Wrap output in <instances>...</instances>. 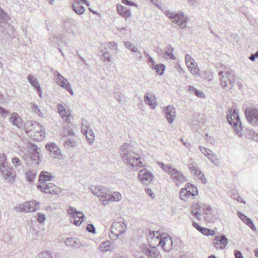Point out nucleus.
Returning <instances> with one entry per match:
<instances>
[{
	"label": "nucleus",
	"instance_id": "1",
	"mask_svg": "<svg viewBox=\"0 0 258 258\" xmlns=\"http://www.w3.org/2000/svg\"><path fill=\"white\" fill-rule=\"evenodd\" d=\"M90 189L94 195L100 198L102 205L104 206L109 202H118L121 199V195L119 192L112 191L103 186H92Z\"/></svg>",
	"mask_w": 258,
	"mask_h": 258
},
{
	"label": "nucleus",
	"instance_id": "2",
	"mask_svg": "<svg viewBox=\"0 0 258 258\" xmlns=\"http://www.w3.org/2000/svg\"><path fill=\"white\" fill-rule=\"evenodd\" d=\"M120 153L124 162L131 165L133 168L142 167L143 163L140 161V156L133 151L132 147L128 144L123 145L120 148Z\"/></svg>",
	"mask_w": 258,
	"mask_h": 258
},
{
	"label": "nucleus",
	"instance_id": "3",
	"mask_svg": "<svg viewBox=\"0 0 258 258\" xmlns=\"http://www.w3.org/2000/svg\"><path fill=\"white\" fill-rule=\"evenodd\" d=\"M160 237L158 231H149L148 243L150 248L146 247V256L148 258H162L160 251L157 248L160 245Z\"/></svg>",
	"mask_w": 258,
	"mask_h": 258
},
{
	"label": "nucleus",
	"instance_id": "4",
	"mask_svg": "<svg viewBox=\"0 0 258 258\" xmlns=\"http://www.w3.org/2000/svg\"><path fill=\"white\" fill-rule=\"evenodd\" d=\"M218 76L220 81V84L223 88H228L230 90L233 87V84L235 81V75L232 70L224 73L222 71L218 72Z\"/></svg>",
	"mask_w": 258,
	"mask_h": 258
},
{
	"label": "nucleus",
	"instance_id": "5",
	"mask_svg": "<svg viewBox=\"0 0 258 258\" xmlns=\"http://www.w3.org/2000/svg\"><path fill=\"white\" fill-rule=\"evenodd\" d=\"M126 225L123 221L114 222L110 228L111 234L109 237L111 239H116L124 233Z\"/></svg>",
	"mask_w": 258,
	"mask_h": 258
},
{
	"label": "nucleus",
	"instance_id": "6",
	"mask_svg": "<svg viewBox=\"0 0 258 258\" xmlns=\"http://www.w3.org/2000/svg\"><path fill=\"white\" fill-rule=\"evenodd\" d=\"M39 204V202L36 201H27L24 204L18 205L15 209L21 212H33L38 209Z\"/></svg>",
	"mask_w": 258,
	"mask_h": 258
},
{
	"label": "nucleus",
	"instance_id": "7",
	"mask_svg": "<svg viewBox=\"0 0 258 258\" xmlns=\"http://www.w3.org/2000/svg\"><path fill=\"white\" fill-rule=\"evenodd\" d=\"M227 119L228 123L231 125L233 129L236 132V134L239 136H241L242 135L240 134V132L242 131V127L241 122L238 114L235 112L234 113L228 115Z\"/></svg>",
	"mask_w": 258,
	"mask_h": 258
},
{
	"label": "nucleus",
	"instance_id": "8",
	"mask_svg": "<svg viewBox=\"0 0 258 258\" xmlns=\"http://www.w3.org/2000/svg\"><path fill=\"white\" fill-rule=\"evenodd\" d=\"M245 115L248 122L251 125L258 126V109L248 108L245 110Z\"/></svg>",
	"mask_w": 258,
	"mask_h": 258
},
{
	"label": "nucleus",
	"instance_id": "9",
	"mask_svg": "<svg viewBox=\"0 0 258 258\" xmlns=\"http://www.w3.org/2000/svg\"><path fill=\"white\" fill-rule=\"evenodd\" d=\"M30 152V161L35 164L37 166L40 164L41 161V155L40 154V149L34 144H31L28 146Z\"/></svg>",
	"mask_w": 258,
	"mask_h": 258
},
{
	"label": "nucleus",
	"instance_id": "10",
	"mask_svg": "<svg viewBox=\"0 0 258 258\" xmlns=\"http://www.w3.org/2000/svg\"><path fill=\"white\" fill-rule=\"evenodd\" d=\"M0 172L3 177L5 179H7L10 183L14 182V178L16 177V174L14 172L12 167L8 165H0Z\"/></svg>",
	"mask_w": 258,
	"mask_h": 258
},
{
	"label": "nucleus",
	"instance_id": "11",
	"mask_svg": "<svg viewBox=\"0 0 258 258\" xmlns=\"http://www.w3.org/2000/svg\"><path fill=\"white\" fill-rule=\"evenodd\" d=\"M56 82L58 85L63 88H64L71 95H73V91L71 88L70 84L68 82L67 79L63 77L59 72H56L54 73Z\"/></svg>",
	"mask_w": 258,
	"mask_h": 258
},
{
	"label": "nucleus",
	"instance_id": "12",
	"mask_svg": "<svg viewBox=\"0 0 258 258\" xmlns=\"http://www.w3.org/2000/svg\"><path fill=\"white\" fill-rule=\"evenodd\" d=\"M146 57H147L148 63L151 69L155 70L158 75L162 76L165 70V66L163 63L156 64L153 58L148 55L147 53Z\"/></svg>",
	"mask_w": 258,
	"mask_h": 258
},
{
	"label": "nucleus",
	"instance_id": "13",
	"mask_svg": "<svg viewBox=\"0 0 258 258\" xmlns=\"http://www.w3.org/2000/svg\"><path fill=\"white\" fill-rule=\"evenodd\" d=\"M64 243L67 246L74 249L88 246L86 243L76 237H68L65 239Z\"/></svg>",
	"mask_w": 258,
	"mask_h": 258
},
{
	"label": "nucleus",
	"instance_id": "14",
	"mask_svg": "<svg viewBox=\"0 0 258 258\" xmlns=\"http://www.w3.org/2000/svg\"><path fill=\"white\" fill-rule=\"evenodd\" d=\"M171 21L173 23L177 24L181 29L185 28L188 21L187 18L185 16L184 13L180 12L175 13Z\"/></svg>",
	"mask_w": 258,
	"mask_h": 258
},
{
	"label": "nucleus",
	"instance_id": "15",
	"mask_svg": "<svg viewBox=\"0 0 258 258\" xmlns=\"http://www.w3.org/2000/svg\"><path fill=\"white\" fill-rule=\"evenodd\" d=\"M171 170L169 174L176 185H178L179 184L187 181L186 177L177 169L173 168Z\"/></svg>",
	"mask_w": 258,
	"mask_h": 258
},
{
	"label": "nucleus",
	"instance_id": "16",
	"mask_svg": "<svg viewBox=\"0 0 258 258\" xmlns=\"http://www.w3.org/2000/svg\"><path fill=\"white\" fill-rule=\"evenodd\" d=\"M162 249L165 252L170 251L173 247V241L171 237L167 234H164L161 236L160 243Z\"/></svg>",
	"mask_w": 258,
	"mask_h": 258
},
{
	"label": "nucleus",
	"instance_id": "17",
	"mask_svg": "<svg viewBox=\"0 0 258 258\" xmlns=\"http://www.w3.org/2000/svg\"><path fill=\"white\" fill-rule=\"evenodd\" d=\"M38 189L45 194H58L59 188L52 183H48L42 185H38Z\"/></svg>",
	"mask_w": 258,
	"mask_h": 258
},
{
	"label": "nucleus",
	"instance_id": "18",
	"mask_svg": "<svg viewBox=\"0 0 258 258\" xmlns=\"http://www.w3.org/2000/svg\"><path fill=\"white\" fill-rule=\"evenodd\" d=\"M214 245L217 249H223L228 243V239L224 234L216 236Z\"/></svg>",
	"mask_w": 258,
	"mask_h": 258
},
{
	"label": "nucleus",
	"instance_id": "19",
	"mask_svg": "<svg viewBox=\"0 0 258 258\" xmlns=\"http://www.w3.org/2000/svg\"><path fill=\"white\" fill-rule=\"evenodd\" d=\"M28 82L31 85L34 89L37 91L39 96L42 97V90L38 81V80L33 75L29 74L27 77Z\"/></svg>",
	"mask_w": 258,
	"mask_h": 258
},
{
	"label": "nucleus",
	"instance_id": "20",
	"mask_svg": "<svg viewBox=\"0 0 258 258\" xmlns=\"http://www.w3.org/2000/svg\"><path fill=\"white\" fill-rule=\"evenodd\" d=\"M203 215H205L204 218L207 223H214L218 219L217 214L211 208L207 209L206 211L203 213Z\"/></svg>",
	"mask_w": 258,
	"mask_h": 258
},
{
	"label": "nucleus",
	"instance_id": "21",
	"mask_svg": "<svg viewBox=\"0 0 258 258\" xmlns=\"http://www.w3.org/2000/svg\"><path fill=\"white\" fill-rule=\"evenodd\" d=\"M164 111L168 122L169 123H172L176 116L175 108L169 105L164 108Z\"/></svg>",
	"mask_w": 258,
	"mask_h": 258
},
{
	"label": "nucleus",
	"instance_id": "22",
	"mask_svg": "<svg viewBox=\"0 0 258 258\" xmlns=\"http://www.w3.org/2000/svg\"><path fill=\"white\" fill-rule=\"evenodd\" d=\"M197 211L195 212L194 210H191V213L194 217L197 218L198 220H200L201 219V216L203 215V213L206 211L207 209L211 207L205 205V204H202L201 203L197 204Z\"/></svg>",
	"mask_w": 258,
	"mask_h": 258
},
{
	"label": "nucleus",
	"instance_id": "23",
	"mask_svg": "<svg viewBox=\"0 0 258 258\" xmlns=\"http://www.w3.org/2000/svg\"><path fill=\"white\" fill-rule=\"evenodd\" d=\"M10 122L14 126L20 129L23 126V120L17 113H13L10 118Z\"/></svg>",
	"mask_w": 258,
	"mask_h": 258
},
{
	"label": "nucleus",
	"instance_id": "24",
	"mask_svg": "<svg viewBox=\"0 0 258 258\" xmlns=\"http://www.w3.org/2000/svg\"><path fill=\"white\" fill-rule=\"evenodd\" d=\"M77 211L76 208L71 206H69L67 210L68 213L70 217L71 222L76 226H80L82 223V221L76 220L75 217V214Z\"/></svg>",
	"mask_w": 258,
	"mask_h": 258
},
{
	"label": "nucleus",
	"instance_id": "25",
	"mask_svg": "<svg viewBox=\"0 0 258 258\" xmlns=\"http://www.w3.org/2000/svg\"><path fill=\"white\" fill-rule=\"evenodd\" d=\"M53 176L47 171H42L39 176V184L38 185H42L47 183V181L51 180Z\"/></svg>",
	"mask_w": 258,
	"mask_h": 258
},
{
	"label": "nucleus",
	"instance_id": "26",
	"mask_svg": "<svg viewBox=\"0 0 258 258\" xmlns=\"http://www.w3.org/2000/svg\"><path fill=\"white\" fill-rule=\"evenodd\" d=\"M46 150L50 152L52 156H59L61 155L60 150L57 146L54 143L51 142L46 144Z\"/></svg>",
	"mask_w": 258,
	"mask_h": 258
},
{
	"label": "nucleus",
	"instance_id": "27",
	"mask_svg": "<svg viewBox=\"0 0 258 258\" xmlns=\"http://www.w3.org/2000/svg\"><path fill=\"white\" fill-rule=\"evenodd\" d=\"M100 53H102L100 55L102 56L101 59L104 58V61H106L108 62H111V57L110 54L108 50V48L106 47L105 44H102L101 47L99 48Z\"/></svg>",
	"mask_w": 258,
	"mask_h": 258
},
{
	"label": "nucleus",
	"instance_id": "28",
	"mask_svg": "<svg viewBox=\"0 0 258 258\" xmlns=\"http://www.w3.org/2000/svg\"><path fill=\"white\" fill-rule=\"evenodd\" d=\"M118 13L123 18H128L131 16V10L120 5L117 6Z\"/></svg>",
	"mask_w": 258,
	"mask_h": 258
},
{
	"label": "nucleus",
	"instance_id": "29",
	"mask_svg": "<svg viewBox=\"0 0 258 258\" xmlns=\"http://www.w3.org/2000/svg\"><path fill=\"white\" fill-rule=\"evenodd\" d=\"M146 104L148 105L151 108L155 109L158 103L157 99L154 95L146 93Z\"/></svg>",
	"mask_w": 258,
	"mask_h": 258
},
{
	"label": "nucleus",
	"instance_id": "30",
	"mask_svg": "<svg viewBox=\"0 0 258 258\" xmlns=\"http://www.w3.org/2000/svg\"><path fill=\"white\" fill-rule=\"evenodd\" d=\"M180 199L182 200L186 201L187 200V198L188 197H194L196 194L194 192H192L190 189H187L185 187V188H181L180 190Z\"/></svg>",
	"mask_w": 258,
	"mask_h": 258
},
{
	"label": "nucleus",
	"instance_id": "31",
	"mask_svg": "<svg viewBox=\"0 0 258 258\" xmlns=\"http://www.w3.org/2000/svg\"><path fill=\"white\" fill-rule=\"evenodd\" d=\"M10 19L9 15L0 7V27L6 24Z\"/></svg>",
	"mask_w": 258,
	"mask_h": 258
},
{
	"label": "nucleus",
	"instance_id": "32",
	"mask_svg": "<svg viewBox=\"0 0 258 258\" xmlns=\"http://www.w3.org/2000/svg\"><path fill=\"white\" fill-rule=\"evenodd\" d=\"M58 112L59 115L62 118H66L67 122H70V116L66 112L64 107L61 104H58L57 105Z\"/></svg>",
	"mask_w": 258,
	"mask_h": 258
},
{
	"label": "nucleus",
	"instance_id": "33",
	"mask_svg": "<svg viewBox=\"0 0 258 258\" xmlns=\"http://www.w3.org/2000/svg\"><path fill=\"white\" fill-rule=\"evenodd\" d=\"M83 126H84V123L83 122L82 132L84 135H85L86 138L89 141V143H92L94 140L93 132L91 130H85L83 128Z\"/></svg>",
	"mask_w": 258,
	"mask_h": 258
},
{
	"label": "nucleus",
	"instance_id": "34",
	"mask_svg": "<svg viewBox=\"0 0 258 258\" xmlns=\"http://www.w3.org/2000/svg\"><path fill=\"white\" fill-rule=\"evenodd\" d=\"M100 248L103 252L110 251L113 248V245L110 240H107L100 244Z\"/></svg>",
	"mask_w": 258,
	"mask_h": 258
},
{
	"label": "nucleus",
	"instance_id": "35",
	"mask_svg": "<svg viewBox=\"0 0 258 258\" xmlns=\"http://www.w3.org/2000/svg\"><path fill=\"white\" fill-rule=\"evenodd\" d=\"M188 91L199 98H204L205 97V95L202 91L197 90L192 86H188Z\"/></svg>",
	"mask_w": 258,
	"mask_h": 258
},
{
	"label": "nucleus",
	"instance_id": "36",
	"mask_svg": "<svg viewBox=\"0 0 258 258\" xmlns=\"http://www.w3.org/2000/svg\"><path fill=\"white\" fill-rule=\"evenodd\" d=\"M37 176V173L33 170H29L25 173V177L28 182L32 183Z\"/></svg>",
	"mask_w": 258,
	"mask_h": 258
},
{
	"label": "nucleus",
	"instance_id": "37",
	"mask_svg": "<svg viewBox=\"0 0 258 258\" xmlns=\"http://www.w3.org/2000/svg\"><path fill=\"white\" fill-rule=\"evenodd\" d=\"M73 9L74 12L79 15L83 14L85 12L84 7L77 2H75V4H73Z\"/></svg>",
	"mask_w": 258,
	"mask_h": 258
},
{
	"label": "nucleus",
	"instance_id": "38",
	"mask_svg": "<svg viewBox=\"0 0 258 258\" xmlns=\"http://www.w3.org/2000/svg\"><path fill=\"white\" fill-rule=\"evenodd\" d=\"M237 215L238 217L248 226L253 222L249 218L240 212H238Z\"/></svg>",
	"mask_w": 258,
	"mask_h": 258
},
{
	"label": "nucleus",
	"instance_id": "39",
	"mask_svg": "<svg viewBox=\"0 0 258 258\" xmlns=\"http://www.w3.org/2000/svg\"><path fill=\"white\" fill-rule=\"evenodd\" d=\"M158 165L163 169L165 172L167 173L168 174H169V172L171 171V169L173 168H172L170 165H165L163 162L158 161L157 162Z\"/></svg>",
	"mask_w": 258,
	"mask_h": 258
},
{
	"label": "nucleus",
	"instance_id": "40",
	"mask_svg": "<svg viewBox=\"0 0 258 258\" xmlns=\"http://www.w3.org/2000/svg\"><path fill=\"white\" fill-rule=\"evenodd\" d=\"M200 232L206 236L214 235L215 233L214 230L203 227H202Z\"/></svg>",
	"mask_w": 258,
	"mask_h": 258
},
{
	"label": "nucleus",
	"instance_id": "41",
	"mask_svg": "<svg viewBox=\"0 0 258 258\" xmlns=\"http://www.w3.org/2000/svg\"><path fill=\"white\" fill-rule=\"evenodd\" d=\"M58 40V36H50L49 39V42L53 47H57L59 46Z\"/></svg>",
	"mask_w": 258,
	"mask_h": 258
},
{
	"label": "nucleus",
	"instance_id": "42",
	"mask_svg": "<svg viewBox=\"0 0 258 258\" xmlns=\"http://www.w3.org/2000/svg\"><path fill=\"white\" fill-rule=\"evenodd\" d=\"M12 163L16 167L23 168L21 160L16 157H14L12 159Z\"/></svg>",
	"mask_w": 258,
	"mask_h": 258
},
{
	"label": "nucleus",
	"instance_id": "43",
	"mask_svg": "<svg viewBox=\"0 0 258 258\" xmlns=\"http://www.w3.org/2000/svg\"><path fill=\"white\" fill-rule=\"evenodd\" d=\"M115 98L120 103L123 104L124 103V96L119 92H115L114 94Z\"/></svg>",
	"mask_w": 258,
	"mask_h": 258
},
{
	"label": "nucleus",
	"instance_id": "44",
	"mask_svg": "<svg viewBox=\"0 0 258 258\" xmlns=\"http://www.w3.org/2000/svg\"><path fill=\"white\" fill-rule=\"evenodd\" d=\"M185 59L187 66L189 68V66H195V60L189 55V54L186 55L185 57Z\"/></svg>",
	"mask_w": 258,
	"mask_h": 258
},
{
	"label": "nucleus",
	"instance_id": "45",
	"mask_svg": "<svg viewBox=\"0 0 258 258\" xmlns=\"http://www.w3.org/2000/svg\"><path fill=\"white\" fill-rule=\"evenodd\" d=\"M199 149L201 151V152L203 153L205 156H207V158H208V157L210 156V155H211L212 154V151H211L209 149H208L206 148H204L202 146H199Z\"/></svg>",
	"mask_w": 258,
	"mask_h": 258
},
{
	"label": "nucleus",
	"instance_id": "46",
	"mask_svg": "<svg viewBox=\"0 0 258 258\" xmlns=\"http://www.w3.org/2000/svg\"><path fill=\"white\" fill-rule=\"evenodd\" d=\"M138 178L143 184L145 183V171L144 169H141L139 172Z\"/></svg>",
	"mask_w": 258,
	"mask_h": 258
},
{
	"label": "nucleus",
	"instance_id": "47",
	"mask_svg": "<svg viewBox=\"0 0 258 258\" xmlns=\"http://www.w3.org/2000/svg\"><path fill=\"white\" fill-rule=\"evenodd\" d=\"M36 258H52V256L48 251H42L39 253Z\"/></svg>",
	"mask_w": 258,
	"mask_h": 258
},
{
	"label": "nucleus",
	"instance_id": "48",
	"mask_svg": "<svg viewBox=\"0 0 258 258\" xmlns=\"http://www.w3.org/2000/svg\"><path fill=\"white\" fill-rule=\"evenodd\" d=\"M185 187L187 188V189H190L191 191H192V192H194L195 194H198V188L195 185L188 183L186 184Z\"/></svg>",
	"mask_w": 258,
	"mask_h": 258
},
{
	"label": "nucleus",
	"instance_id": "49",
	"mask_svg": "<svg viewBox=\"0 0 258 258\" xmlns=\"http://www.w3.org/2000/svg\"><path fill=\"white\" fill-rule=\"evenodd\" d=\"M106 45V47L108 48V50H109V49L113 50H116L117 49V44L115 42H109L107 43V45Z\"/></svg>",
	"mask_w": 258,
	"mask_h": 258
},
{
	"label": "nucleus",
	"instance_id": "50",
	"mask_svg": "<svg viewBox=\"0 0 258 258\" xmlns=\"http://www.w3.org/2000/svg\"><path fill=\"white\" fill-rule=\"evenodd\" d=\"M208 159L211 160L215 165L219 164V159L217 158V156L215 154H211L210 156L208 157Z\"/></svg>",
	"mask_w": 258,
	"mask_h": 258
},
{
	"label": "nucleus",
	"instance_id": "51",
	"mask_svg": "<svg viewBox=\"0 0 258 258\" xmlns=\"http://www.w3.org/2000/svg\"><path fill=\"white\" fill-rule=\"evenodd\" d=\"M21 156L25 161H28L29 160H30V149L28 151V153L22 152L21 154Z\"/></svg>",
	"mask_w": 258,
	"mask_h": 258
},
{
	"label": "nucleus",
	"instance_id": "52",
	"mask_svg": "<svg viewBox=\"0 0 258 258\" xmlns=\"http://www.w3.org/2000/svg\"><path fill=\"white\" fill-rule=\"evenodd\" d=\"M46 219L45 215L42 213H39L37 215V220L39 223H43Z\"/></svg>",
	"mask_w": 258,
	"mask_h": 258
},
{
	"label": "nucleus",
	"instance_id": "53",
	"mask_svg": "<svg viewBox=\"0 0 258 258\" xmlns=\"http://www.w3.org/2000/svg\"><path fill=\"white\" fill-rule=\"evenodd\" d=\"M75 214H76V215L75 216V219L81 220V221H82V222L83 219L84 218V215L83 214V213L81 212L77 211Z\"/></svg>",
	"mask_w": 258,
	"mask_h": 258
},
{
	"label": "nucleus",
	"instance_id": "54",
	"mask_svg": "<svg viewBox=\"0 0 258 258\" xmlns=\"http://www.w3.org/2000/svg\"><path fill=\"white\" fill-rule=\"evenodd\" d=\"M7 156L5 154H0V165H6Z\"/></svg>",
	"mask_w": 258,
	"mask_h": 258
},
{
	"label": "nucleus",
	"instance_id": "55",
	"mask_svg": "<svg viewBox=\"0 0 258 258\" xmlns=\"http://www.w3.org/2000/svg\"><path fill=\"white\" fill-rule=\"evenodd\" d=\"M196 64H195V66H189V70L190 71L191 73H192L194 75H198L199 72L200 71L199 69L197 68L196 67Z\"/></svg>",
	"mask_w": 258,
	"mask_h": 258
},
{
	"label": "nucleus",
	"instance_id": "56",
	"mask_svg": "<svg viewBox=\"0 0 258 258\" xmlns=\"http://www.w3.org/2000/svg\"><path fill=\"white\" fill-rule=\"evenodd\" d=\"M153 178V174L151 172L146 170V181L151 182V181H152Z\"/></svg>",
	"mask_w": 258,
	"mask_h": 258
},
{
	"label": "nucleus",
	"instance_id": "57",
	"mask_svg": "<svg viewBox=\"0 0 258 258\" xmlns=\"http://www.w3.org/2000/svg\"><path fill=\"white\" fill-rule=\"evenodd\" d=\"M86 229L90 233H95L96 232L95 228L94 226L92 224H88L86 227Z\"/></svg>",
	"mask_w": 258,
	"mask_h": 258
},
{
	"label": "nucleus",
	"instance_id": "58",
	"mask_svg": "<svg viewBox=\"0 0 258 258\" xmlns=\"http://www.w3.org/2000/svg\"><path fill=\"white\" fill-rule=\"evenodd\" d=\"M9 112L5 109L4 108L0 106V114L4 117H6L9 114Z\"/></svg>",
	"mask_w": 258,
	"mask_h": 258
},
{
	"label": "nucleus",
	"instance_id": "59",
	"mask_svg": "<svg viewBox=\"0 0 258 258\" xmlns=\"http://www.w3.org/2000/svg\"><path fill=\"white\" fill-rule=\"evenodd\" d=\"M122 3L127 6L137 7V5L135 3L130 0H122Z\"/></svg>",
	"mask_w": 258,
	"mask_h": 258
},
{
	"label": "nucleus",
	"instance_id": "60",
	"mask_svg": "<svg viewBox=\"0 0 258 258\" xmlns=\"http://www.w3.org/2000/svg\"><path fill=\"white\" fill-rule=\"evenodd\" d=\"M64 132L66 133V136L68 137L74 136L75 135V133L72 129H68L65 128L64 130Z\"/></svg>",
	"mask_w": 258,
	"mask_h": 258
},
{
	"label": "nucleus",
	"instance_id": "61",
	"mask_svg": "<svg viewBox=\"0 0 258 258\" xmlns=\"http://www.w3.org/2000/svg\"><path fill=\"white\" fill-rule=\"evenodd\" d=\"M150 1L152 4H154L157 8L163 11L161 8V4L160 3L159 0H150Z\"/></svg>",
	"mask_w": 258,
	"mask_h": 258
},
{
	"label": "nucleus",
	"instance_id": "62",
	"mask_svg": "<svg viewBox=\"0 0 258 258\" xmlns=\"http://www.w3.org/2000/svg\"><path fill=\"white\" fill-rule=\"evenodd\" d=\"M197 175L199 178H200V179L201 180L203 183L206 182L207 181L206 177H205L204 174L201 171H199V172L197 174Z\"/></svg>",
	"mask_w": 258,
	"mask_h": 258
},
{
	"label": "nucleus",
	"instance_id": "63",
	"mask_svg": "<svg viewBox=\"0 0 258 258\" xmlns=\"http://www.w3.org/2000/svg\"><path fill=\"white\" fill-rule=\"evenodd\" d=\"M164 14L169 18V19L171 20L173 18V16H174L175 12H170L168 10H165L164 12Z\"/></svg>",
	"mask_w": 258,
	"mask_h": 258
},
{
	"label": "nucleus",
	"instance_id": "64",
	"mask_svg": "<svg viewBox=\"0 0 258 258\" xmlns=\"http://www.w3.org/2000/svg\"><path fill=\"white\" fill-rule=\"evenodd\" d=\"M234 254L235 258H243L242 253L238 250H235L234 251Z\"/></svg>",
	"mask_w": 258,
	"mask_h": 258
}]
</instances>
